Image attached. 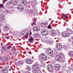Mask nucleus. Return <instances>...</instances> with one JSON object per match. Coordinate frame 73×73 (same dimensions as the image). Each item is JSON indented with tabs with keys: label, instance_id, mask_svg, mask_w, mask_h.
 Masks as SVG:
<instances>
[{
	"label": "nucleus",
	"instance_id": "c85d7f7f",
	"mask_svg": "<svg viewBox=\"0 0 73 73\" xmlns=\"http://www.w3.org/2000/svg\"><path fill=\"white\" fill-rule=\"evenodd\" d=\"M73 39L71 38H69L68 39V41L69 42H72V41H73Z\"/></svg>",
	"mask_w": 73,
	"mask_h": 73
},
{
	"label": "nucleus",
	"instance_id": "58836bf2",
	"mask_svg": "<svg viewBox=\"0 0 73 73\" xmlns=\"http://www.w3.org/2000/svg\"><path fill=\"white\" fill-rule=\"evenodd\" d=\"M5 9V10H6L7 12V13H9V12H10V11H11L10 10H7V9Z\"/></svg>",
	"mask_w": 73,
	"mask_h": 73
},
{
	"label": "nucleus",
	"instance_id": "7ed1b4c3",
	"mask_svg": "<svg viewBox=\"0 0 73 73\" xmlns=\"http://www.w3.org/2000/svg\"><path fill=\"white\" fill-rule=\"evenodd\" d=\"M17 9L19 12L24 11V7L21 4H18L17 5Z\"/></svg>",
	"mask_w": 73,
	"mask_h": 73
},
{
	"label": "nucleus",
	"instance_id": "de8ad7c7",
	"mask_svg": "<svg viewBox=\"0 0 73 73\" xmlns=\"http://www.w3.org/2000/svg\"><path fill=\"white\" fill-rule=\"evenodd\" d=\"M40 61H42V60H40Z\"/></svg>",
	"mask_w": 73,
	"mask_h": 73
},
{
	"label": "nucleus",
	"instance_id": "8fccbe9b",
	"mask_svg": "<svg viewBox=\"0 0 73 73\" xmlns=\"http://www.w3.org/2000/svg\"><path fill=\"white\" fill-rule=\"evenodd\" d=\"M64 26H65V25L64 24Z\"/></svg>",
	"mask_w": 73,
	"mask_h": 73
},
{
	"label": "nucleus",
	"instance_id": "3c124183",
	"mask_svg": "<svg viewBox=\"0 0 73 73\" xmlns=\"http://www.w3.org/2000/svg\"><path fill=\"white\" fill-rule=\"evenodd\" d=\"M7 44H8V43H7Z\"/></svg>",
	"mask_w": 73,
	"mask_h": 73
},
{
	"label": "nucleus",
	"instance_id": "a18cd8bd",
	"mask_svg": "<svg viewBox=\"0 0 73 73\" xmlns=\"http://www.w3.org/2000/svg\"><path fill=\"white\" fill-rule=\"evenodd\" d=\"M11 69H9V71H11Z\"/></svg>",
	"mask_w": 73,
	"mask_h": 73
},
{
	"label": "nucleus",
	"instance_id": "423d86ee",
	"mask_svg": "<svg viewBox=\"0 0 73 73\" xmlns=\"http://www.w3.org/2000/svg\"><path fill=\"white\" fill-rule=\"evenodd\" d=\"M57 49L58 50H61L62 46V44L60 43H58L56 44V46Z\"/></svg>",
	"mask_w": 73,
	"mask_h": 73
},
{
	"label": "nucleus",
	"instance_id": "f704fd0d",
	"mask_svg": "<svg viewBox=\"0 0 73 73\" xmlns=\"http://www.w3.org/2000/svg\"><path fill=\"white\" fill-rule=\"evenodd\" d=\"M64 16H65V17H66L65 19H67V18H68V16H66V15L64 14L63 15V17H64Z\"/></svg>",
	"mask_w": 73,
	"mask_h": 73
},
{
	"label": "nucleus",
	"instance_id": "6ab92c4d",
	"mask_svg": "<svg viewBox=\"0 0 73 73\" xmlns=\"http://www.w3.org/2000/svg\"><path fill=\"white\" fill-rule=\"evenodd\" d=\"M34 40V39L32 36L29 39V41L31 43H33V41Z\"/></svg>",
	"mask_w": 73,
	"mask_h": 73
},
{
	"label": "nucleus",
	"instance_id": "a878e982",
	"mask_svg": "<svg viewBox=\"0 0 73 73\" xmlns=\"http://www.w3.org/2000/svg\"><path fill=\"white\" fill-rule=\"evenodd\" d=\"M49 55L50 56H52L53 55V50L50 52H49Z\"/></svg>",
	"mask_w": 73,
	"mask_h": 73
},
{
	"label": "nucleus",
	"instance_id": "aec40b11",
	"mask_svg": "<svg viewBox=\"0 0 73 73\" xmlns=\"http://www.w3.org/2000/svg\"><path fill=\"white\" fill-rule=\"evenodd\" d=\"M6 49H7L5 48V47H3V48L1 49V52H2V53H4V52L6 51Z\"/></svg>",
	"mask_w": 73,
	"mask_h": 73
},
{
	"label": "nucleus",
	"instance_id": "20e7f679",
	"mask_svg": "<svg viewBox=\"0 0 73 73\" xmlns=\"http://www.w3.org/2000/svg\"><path fill=\"white\" fill-rule=\"evenodd\" d=\"M40 33L42 36H47L48 35L49 31L47 29H43L41 31Z\"/></svg>",
	"mask_w": 73,
	"mask_h": 73
},
{
	"label": "nucleus",
	"instance_id": "2eb2a0df",
	"mask_svg": "<svg viewBox=\"0 0 73 73\" xmlns=\"http://www.w3.org/2000/svg\"><path fill=\"white\" fill-rule=\"evenodd\" d=\"M21 2L25 7H26L27 6L28 3L27 1H21Z\"/></svg>",
	"mask_w": 73,
	"mask_h": 73
},
{
	"label": "nucleus",
	"instance_id": "1a4fd4ad",
	"mask_svg": "<svg viewBox=\"0 0 73 73\" xmlns=\"http://www.w3.org/2000/svg\"><path fill=\"white\" fill-rule=\"evenodd\" d=\"M54 68L57 70H58L60 69L61 66L59 64H55L54 66Z\"/></svg>",
	"mask_w": 73,
	"mask_h": 73
},
{
	"label": "nucleus",
	"instance_id": "39448f33",
	"mask_svg": "<svg viewBox=\"0 0 73 73\" xmlns=\"http://www.w3.org/2000/svg\"><path fill=\"white\" fill-rule=\"evenodd\" d=\"M47 69L49 72H50L53 69V66L51 64H48L47 66Z\"/></svg>",
	"mask_w": 73,
	"mask_h": 73
},
{
	"label": "nucleus",
	"instance_id": "0eeeda50",
	"mask_svg": "<svg viewBox=\"0 0 73 73\" xmlns=\"http://www.w3.org/2000/svg\"><path fill=\"white\" fill-rule=\"evenodd\" d=\"M10 4H12L14 5H16L17 4V0H11L9 2Z\"/></svg>",
	"mask_w": 73,
	"mask_h": 73
},
{
	"label": "nucleus",
	"instance_id": "ea45409f",
	"mask_svg": "<svg viewBox=\"0 0 73 73\" xmlns=\"http://www.w3.org/2000/svg\"><path fill=\"white\" fill-rule=\"evenodd\" d=\"M0 58L1 60H3V57H0Z\"/></svg>",
	"mask_w": 73,
	"mask_h": 73
},
{
	"label": "nucleus",
	"instance_id": "9b49d317",
	"mask_svg": "<svg viewBox=\"0 0 73 73\" xmlns=\"http://www.w3.org/2000/svg\"><path fill=\"white\" fill-rule=\"evenodd\" d=\"M33 60L29 59H27L26 61V64H31L32 63H33Z\"/></svg>",
	"mask_w": 73,
	"mask_h": 73
},
{
	"label": "nucleus",
	"instance_id": "49530a36",
	"mask_svg": "<svg viewBox=\"0 0 73 73\" xmlns=\"http://www.w3.org/2000/svg\"><path fill=\"white\" fill-rule=\"evenodd\" d=\"M14 50H16V48H14Z\"/></svg>",
	"mask_w": 73,
	"mask_h": 73
},
{
	"label": "nucleus",
	"instance_id": "5701e85b",
	"mask_svg": "<svg viewBox=\"0 0 73 73\" xmlns=\"http://www.w3.org/2000/svg\"><path fill=\"white\" fill-rule=\"evenodd\" d=\"M72 70H72V68H71V67H70L69 68V69H68V70H67V72L68 73H70V72H71V71Z\"/></svg>",
	"mask_w": 73,
	"mask_h": 73
},
{
	"label": "nucleus",
	"instance_id": "79ce46f5",
	"mask_svg": "<svg viewBox=\"0 0 73 73\" xmlns=\"http://www.w3.org/2000/svg\"><path fill=\"white\" fill-rule=\"evenodd\" d=\"M5 38H6V39H7V40H8L10 38L9 37H6Z\"/></svg>",
	"mask_w": 73,
	"mask_h": 73
},
{
	"label": "nucleus",
	"instance_id": "f3484780",
	"mask_svg": "<svg viewBox=\"0 0 73 73\" xmlns=\"http://www.w3.org/2000/svg\"><path fill=\"white\" fill-rule=\"evenodd\" d=\"M0 17L1 19L2 20H4L5 19V17H4V15L3 14H1L0 15Z\"/></svg>",
	"mask_w": 73,
	"mask_h": 73
},
{
	"label": "nucleus",
	"instance_id": "f03ea898",
	"mask_svg": "<svg viewBox=\"0 0 73 73\" xmlns=\"http://www.w3.org/2000/svg\"><path fill=\"white\" fill-rule=\"evenodd\" d=\"M64 57V56L62 54H61L60 53L57 54L56 55V57H55V60L57 61H62V62H64L65 60V59L62 60V58Z\"/></svg>",
	"mask_w": 73,
	"mask_h": 73
},
{
	"label": "nucleus",
	"instance_id": "a211bd4d",
	"mask_svg": "<svg viewBox=\"0 0 73 73\" xmlns=\"http://www.w3.org/2000/svg\"><path fill=\"white\" fill-rule=\"evenodd\" d=\"M40 25L42 26H44L45 27L48 25V23H45V22H42L40 23Z\"/></svg>",
	"mask_w": 73,
	"mask_h": 73
},
{
	"label": "nucleus",
	"instance_id": "412c9836",
	"mask_svg": "<svg viewBox=\"0 0 73 73\" xmlns=\"http://www.w3.org/2000/svg\"><path fill=\"white\" fill-rule=\"evenodd\" d=\"M29 32L27 31V32H26L25 33V36L24 37L25 38H27L28 37V35H29Z\"/></svg>",
	"mask_w": 73,
	"mask_h": 73
},
{
	"label": "nucleus",
	"instance_id": "4c0bfd02",
	"mask_svg": "<svg viewBox=\"0 0 73 73\" xmlns=\"http://www.w3.org/2000/svg\"><path fill=\"white\" fill-rule=\"evenodd\" d=\"M12 48V46H9L7 48V49H10V48Z\"/></svg>",
	"mask_w": 73,
	"mask_h": 73
},
{
	"label": "nucleus",
	"instance_id": "7c9ffc66",
	"mask_svg": "<svg viewBox=\"0 0 73 73\" xmlns=\"http://www.w3.org/2000/svg\"><path fill=\"white\" fill-rule=\"evenodd\" d=\"M63 48L64 50H66L68 48V46L66 45H64L63 46Z\"/></svg>",
	"mask_w": 73,
	"mask_h": 73
},
{
	"label": "nucleus",
	"instance_id": "4468645a",
	"mask_svg": "<svg viewBox=\"0 0 73 73\" xmlns=\"http://www.w3.org/2000/svg\"><path fill=\"white\" fill-rule=\"evenodd\" d=\"M46 43L49 44H52L54 42L53 40L52 39H50L49 41L47 40L46 41Z\"/></svg>",
	"mask_w": 73,
	"mask_h": 73
},
{
	"label": "nucleus",
	"instance_id": "cd10ccee",
	"mask_svg": "<svg viewBox=\"0 0 73 73\" xmlns=\"http://www.w3.org/2000/svg\"><path fill=\"white\" fill-rule=\"evenodd\" d=\"M72 53H73L72 52V51H69L68 52V54H69V55L70 57L72 56Z\"/></svg>",
	"mask_w": 73,
	"mask_h": 73
},
{
	"label": "nucleus",
	"instance_id": "4be33fe9",
	"mask_svg": "<svg viewBox=\"0 0 73 73\" xmlns=\"http://www.w3.org/2000/svg\"><path fill=\"white\" fill-rule=\"evenodd\" d=\"M2 70L3 71V73H7V70L6 68H3Z\"/></svg>",
	"mask_w": 73,
	"mask_h": 73
},
{
	"label": "nucleus",
	"instance_id": "f8f14e48",
	"mask_svg": "<svg viewBox=\"0 0 73 73\" xmlns=\"http://www.w3.org/2000/svg\"><path fill=\"white\" fill-rule=\"evenodd\" d=\"M52 32L51 35L53 37H54L56 36V31L52 29V30H51L50 32Z\"/></svg>",
	"mask_w": 73,
	"mask_h": 73
},
{
	"label": "nucleus",
	"instance_id": "9d476101",
	"mask_svg": "<svg viewBox=\"0 0 73 73\" xmlns=\"http://www.w3.org/2000/svg\"><path fill=\"white\" fill-rule=\"evenodd\" d=\"M33 31L38 32L40 31V28H37V26H35L33 28Z\"/></svg>",
	"mask_w": 73,
	"mask_h": 73
},
{
	"label": "nucleus",
	"instance_id": "a19ab883",
	"mask_svg": "<svg viewBox=\"0 0 73 73\" xmlns=\"http://www.w3.org/2000/svg\"><path fill=\"white\" fill-rule=\"evenodd\" d=\"M71 68H72V70H73V64L71 65Z\"/></svg>",
	"mask_w": 73,
	"mask_h": 73
},
{
	"label": "nucleus",
	"instance_id": "6e6552de",
	"mask_svg": "<svg viewBox=\"0 0 73 73\" xmlns=\"http://www.w3.org/2000/svg\"><path fill=\"white\" fill-rule=\"evenodd\" d=\"M41 57L43 60L44 61H46L47 60V56H46L45 54H42L41 55Z\"/></svg>",
	"mask_w": 73,
	"mask_h": 73
},
{
	"label": "nucleus",
	"instance_id": "dca6fc26",
	"mask_svg": "<svg viewBox=\"0 0 73 73\" xmlns=\"http://www.w3.org/2000/svg\"><path fill=\"white\" fill-rule=\"evenodd\" d=\"M24 64V62L23 61H19L18 62V64L19 66H21Z\"/></svg>",
	"mask_w": 73,
	"mask_h": 73
},
{
	"label": "nucleus",
	"instance_id": "b1692460",
	"mask_svg": "<svg viewBox=\"0 0 73 73\" xmlns=\"http://www.w3.org/2000/svg\"><path fill=\"white\" fill-rule=\"evenodd\" d=\"M4 8V6L2 4H0V9H3Z\"/></svg>",
	"mask_w": 73,
	"mask_h": 73
},
{
	"label": "nucleus",
	"instance_id": "c03bdc74",
	"mask_svg": "<svg viewBox=\"0 0 73 73\" xmlns=\"http://www.w3.org/2000/svg\"><path fill=\"white\" fill-rule=\"evenodd\" d=\"M32 35V33L31 32H30V35Z\"/></svg>",
	"mask_w": 73,
	"mask_h": 73
},
{
	"label": "nucleus",
	"instance_id": "ddd939ff",
	"mask_svg": "<svg viewBox=\"0 0 73 73\" xmlns=\"http://www.w3.org/2000/svg\"><path fill=\"white\" fill-rule=\"evenodd\" d=\"M4 59L6 61H8L11 60V57L9 55H8L6 56H4Z\"/></svg>",
	"mask_w": 73,
	"mask_h": 73
},
{
	"label": "nucleus",
	"instance_id": "09e8293b",
	"mask_svg": "<svg viewBox=\"0 0 73 73\" xmlns=\"http://www.w3.org/2000/svg\"><path fill=\"white\" fill-rule=\"evenodd\" d=\"M72 9H71V10H70V11H72Z\"/></svg>",
	"mask_w": 73,
	"mask_h": 73
},
{
	"label": "nucleus",
	"instance_id": "2f4dec72",
	"mask_svg": "<svg viewBox=\"0 0 73 73\" xmlns=\"http://www.w3.org/2000/svg\"><path fill=\"white\" fill-rule=\"evenodd\" d=\"M47 50L48 53H49V52H51L53 50H52L51 48H48L47 49Z\"/></svg>",
	"mask_w": 73,
	"mask_h": 73
},
{
	"label": "nucleus",
	"instance_id": "37998d69",
	"mask_svg": "<svg viewBox=\"0 0 73 73\" xmlns=\"http://www.w3.org/2000/svg\"><path fill=\"white\" fill-rule=\"evenodd\" d=\"M37 33L35 34H34V36H37Z\"/></svg>",
	"mask_w": 73,
	"mask_h": 73
},
{
	"label": "nucleus",
	"instance_id": "e433bc0d",
	"mask_svg": "<svg viewBox=\"0 0 73 73\" xmlns=\"http://www.w3.org/2000/svg\"><path fill=\"white\" fill-rule=\"evenodd\" d=\"M8 26L7 25H5L4 27V28H8Z\"/></svg>",
	"mask_w": 73,
	"mask_h": 73
},
{
	"label": "nucleus",
	"instance_id": "393cba45",
	"mask_svg": "<svg viewBox=\"0 0 73 73\" xmlns=\"http://www.w3.org/2000/svg\"><path fill=\"white\" fill-rule=\"evenodd\" d=\"M48 29H50V31H51V30H52V29H53L52 28V27H51V25H49L48 26Z\"/></svg>",
	"mask_w": 73,
	"mask_h": 73
},
{
	"label": "nucleus",
	"instance_id": "473e14b6",
	"mask_svg": "<svg viewBox=\"0 0 73 73\" xmlns=\"http://www.w3.org/2000/svg\"><path fill=\"white\" fill-rule=\"evenodd\" d=\"M33 20L34 22L33 23V24H32V25H35V24H36V21H35V19H33Z\"/></svg>",
	"mask_w": 73,
	"mask_h": 73
},
{
	"label": "nucleus",
	"instance_id": "72a5a7b5",
	"mask_svg": "<svg viewBox=\"0 0 73 73\" xmlns=\"http://www.w3.org/2000/svg\"><path fill=\"white\" fill-rule=\"evenodd\" d=\"M40 36H41L40 34L38 33L37 34L36 37H37L39 38V37H40Z\"/></svg>",
	"mask_w": 73,
	"mask_h": 73
},
{
	"label": "nucleus",
	"instance_id": "c9c22d12",
	"mask_svg": "<svg viewBox=\"0 0 73 73\" xmlns=\"http://www.w3.org/2000/svg\"><path fill=\"white\" fill-rule=\"evenodd\" d=\"M7 1V0H3V4H4V3H5V2H6V1Z\"/></svg>",
	"mask_w": 73,
	"mask_h": 73
},
{
	"label": "nucleus",
	"instance_id": "bb28decb",
	"mask_svg": "<svg viewBox=\"0 0 73 73\" xmlns=\"http://www.w3.org/2000/svg\"><path fill=\"white\" fill-rule=\"evenodd\" d=\"M53 50L54 51V53L55 54H56L57 53H58V52L57 51V49L55 48H54Z\"/></svg>",
	"mask_w": 73,
	"mask_h": 73
},
{
	"label": "nucleus",
	"instance_id": "f257e3e1",
	"mask_svg": "<svg viewBox=\"0 0 73 73\" xmlns=\"http://www.w3.org/2000/svg\"><path fill=\"white\" fill-rule=\"evenodd\" d=\"M72 34V31L69 29H66V31L62 33V36L63 37H68L70 36V35Z\"/></svg>",
	"mask_w": 73,
	"mask_h": 73
},
{
	"label": "nucleus",
	"instance_id": "c756f323",
	"mask_svg": "<svg viewBox=\"0 0 73 73\" xmlns=\"http://www.w3.org/2000/svg\"><path fill=\"white\" fill-rule=\"evenodd\" d=\"M26 69L28 71H29L30 70H31V68L30 66H28L26 68Z\"/></svg>",
	"mask_w": 73,
	"mask_h": 73
}]
</instances>
